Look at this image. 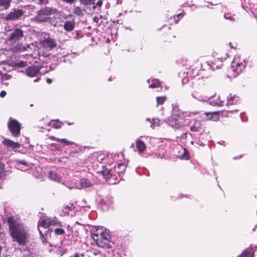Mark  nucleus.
I'll use <instances>...</instances> for the list:
<instances>
[{
	"label": "nucleus",
	"instance_id": "nucleus-1",
	"mask_svg": "<svg viewBox=\"0 0 257 257\" xmlns=\"http://www.w3.org/2000/svg\"><path fill=\"white\" fill-rule=\"evenodd\" d=\"M9 225L11 235L14 240L20 245H25L29 237V234L22 224L16 222L12 217H9L7 220Z\"/></svg>",
	"mask_w": 257,
	"mask_h": 257
},
{
	"label": "nucleus",
	"instance_id": "nucleus-2",
	"mask_svg": "<svg viewBox=\"0 0 257 257\" xmlns=\"http://www.w3.org/2000/svg\"><path fill=\"white\" fill-rule=\"evenodd\" d=\"M90 231L92 237L98 246L105 248L111 247V236L108 230L103 226H93Z\"/></svg>",
	"mask_w": 257,
	"mask_h": 257
},
{
	"label": "nucleus",
	"instance_id": "nucleus-3",
	"mask_svg": "<svg viewBox=\"0 0 257 257\" xmlns=\"http://www.w3.org/2000/svg\"><path fill=\"white\" fill-rule=\"evenodd\" d=\"M51 226L54 227H62V223L56 217L46 218L41 220L38 224V229L40 234L43 235L48 233L51 229Z\"/></svg>",
	"mask_w": 257,
	"mask_h": 257
},
{
	"label": "nucleus",
	"instance_id": "nucleus-4",
	"mask_svg": "<svg viewBox=\"0 0 257 257\" xmlns=\"http://www.w3.org/2000/svg\"><path fill=\"white\" fill-rule=\"evenodd\" d=\"M58 11L56 9L45 7L41 8L37 12V14L31 19L32 21L37 23H44L47 21L49 19V16L56 14Z\"/></svg>",
	"mask_w": 257,
	"mask_h": 257
},
{
	"label": "nucleus",
	"instance_id": "nucleus-5",
	"mask_svg": "<svg viewBox=\"0 0 257 257\" xmlns=\"http://www.w3.org/2000/svg\"><path fill=\"white\" fill-rule=\"evenodd\" d=\"M24 37V32L20 28H15L12 30L8 40L11 43H17Z\"/></svg>",
	"mask_w": 257,
	"mask_h": 257
},
{
	"label": "nucleus",
	"instance_id": "nucleus-6",
	"mask_svg": "<svg viewBox=\"0 0 257 257\" xmlns=\"http://www.w3.org/2000/svg\"><path fill=\"white\" fill-rule=\"evenodd\" d=\"M40 44L44 48L48 50L53 49L57 45L56 41L47 34L44 36L43 39L40 41Z\"/></svg>",
	"mask_w": 257,
	"mask_h": 257
},
{
	"label": "nucleus",
	"instance_id": "nucleus-7",
	"mask_svg": "<svg viewBox=\"0 0 257 257\" xmlns=\"http://www.w3.org/2000/svg\"><path fill=\"white\" fill-rule=\"evenodd\" d=\"M20 123L16 119H10L8 126L13 136L18 137L20 135Z\"/></svg>",
	"mask_w": 257,
	"mask_h": 257
},
{
	"label": "nucleus",
	"instance_id": "nucleus-8",
	"mask_svg": "<svg viewBox=\"0 0 257 257\" xmlns=\"http://www.w3.org/2000/svg\"><path fill=\"white\" fill-rule=\"evenodd\" d=\"M24 14V11L23 10L15 8L7 15L5 20L12 21H17L21 19Z\"/></svg>",
	"mask_w": 257,
	"mask_h": 257
},
{
	"label": "nucleus",
	"instance_id": "nucleus-9",
	"mask_svg": "<svg viewBox=\"0 0 257 257\" xmlns=\"http://www.w3.org/2000/svg\"><path fill=\"white\" fill-rule=\"evenodd\" d=\"M245 65L246 63L244 60H242V62H240L238 58H234L232 62L231 67V70L235 73L234 76H236L241 72V71L244 69Z\"/></svg>",
	"mask_w": 257,
	"mask_h": 257
},
{
	"label": "nucleus",
	"instance_id": "nucleus-10",
	"mask_svg": "<svg viewBox=\"0 0 257 257\" xmlns=\"http://www.w3.org/2000/svg\"><path fill=\"white\" fill-rule=\"evenodd\" d=\"M223 58H217L211 62H206L203 66V69H211L214 70L215 69H219L222 65Z\"/></svg>",
	"mask_w": 257,
	"mask_h": 257
},
{
	"label": "nucleus",
	"instance_id": "nucleus-11",
	"mask_svg": "<svg viewBox=\"0 0 257 257\" xmlns=\"http://www.w3.org/2000/svg\"><path fill=\"white\" fill-rule=\"evenodd\" d=\"M179 117L171 116L168 120L167 123L173 128L179 129L182 126V123L179 120Z\"/></svg>",
	"mask_w": 257,
	"mask_h": 257
},
{
	"label": "nucleus",
	"instance_id": "nucleus-12",
	"mask_svg": "<svg viewBox=\"0 0 257 257\" xmlns=\"http://www.w3.org/2000/svg\"><path fill=\"white\" fill-rule=\"evenodd\" d=\"M39 71L40 69L38 66H32L26 69V73L28 76L32 77L35 76Z\"/></svg>",
	"mask_w": 257,
	"mask_h": 257
},
{
	"label": "nucleus",
	"instance_id": "nucleus-13",
	"mask_svg": "<svg viewBox=\"0 0 257 257\" xmlns=\"http://www.w3.org/2000/svg\"><path fill=\"white\" fill-rule=\"evenodd\" d=\"M112 173L111 169H108L105 167H103L102 170L101 171L102 175L106 181H108V180H110L111 178H113L114 176Z\"/></svg>",
	"mask_w": 257,
	"mask_h": 257
},
{
	"label": "nucleus",
	"instance_id": "nucleus-14",
	"mask_svg": "<svg viewBox=\"0 0 257 257\" xmlns=\"http://www.w3.org/2000/svg\"><path fill=\"white\" fill-rule=\"evenodd\" d=\"M3 144L7 146L8 148L14 149L19 148L20 147V145L19 143L14 142L8 139H5L3 141Z\"/></svg>",
	"mask_w": 257,
	"mask_h": 257
},
{
	"label": "nucleus",
	"instance_id": "nucleus-15",
	"mask_svg": "<svg viewBox=\"0 0 257 257\" xmlns=\"http://www.w3.org/2000/svg\"><path fill=\"white\" fill-rule=\"evenodd\" d=\"M12 0H0V11L9 9Z\"/></svg>",
	"mask_w": 257,
	"mask_h": 257
},
{
	"label": "nucleus",
	"instance_id": "nucleus-16",
	"mask_svg": "<svg viewBox=\"0 0 257 257\" xmlns=\"http://www.w3.org/2000/svg\"><path fill=\"white\" fill-rule=\"evenodd\" d=\"M226 99V105L235 104L238 102L239 100L238 96H236L235 95H232V94H230L229 96H228Z\"/></svg>",
	"mask_w": 257,
	"mask_h": 257
},
{
	"label": "nucleus",
	"instance_id": "nucleus-17",
	"mask_svg": "<svg viewBox=\"0 0 257 257\" xmlns=\"http://www.w3.org/2000/svg\"><path fill=\"white\" fill-rule=\"evenodd\" d=\"M75 27V22L73 20L67 21L64 24V29L68 32L72 31Z\"/></svg>",
	"mask_w": 257,
	"mask_h": 257
},
{
	"label": "nucleus",
	"instance_id": "nucleus-18",
	"mask_svg": "<svg viewBox=\"0 0 257 257\" xmlns=\"http://www.w3.org/2000/svg\"><path fill=\"white\" fill-rule=\"evenodd\" d=\"M208 100L209 104L212 106H221L223 104V101L220 99L219 97H217L214 100L213 98H209V99L208 98Z\"/></svg>",
	"mask_w": 257,
	"mask_h": 257
},
{
	"label": "nucleus",
	"instance_id": "nucleus-19",
	"mask_svg": "<svg viewBox=\"0 0 257 257\" xmlns=\"http://www.w3.org/2000/svg\"><path fill=\"white\" fill-rule=\"evenodd\" d=\"M136 148L140 153H142L146 149V146L144 142L138 139L136 141Z\"/></svg>",
	"mask_w": 257,
	"mask_h": 257
},
{
	"label": "nucleus",
	"instance_id": "nucleus-20",
	"mask_svg": "<svg viewBox=\"0 0 257 257\" xmlns=\"http://www.w3.org/2000/svg\"><path fill=\"white\" fill-rule=\"evenodd\" d=\"M146 121H148L150 126L153 129L160 125V120L158 118H154L152 119L147 118Z\"/></svg>",
	"mask_w": 257,
	"mask_h": 257
},
{
	"label": "nucleus",
	"instance_id": "nucleus-21",
	"mask_svg": "<svg viewBox=\"0 0 257 257\" xmlns=\"http://www.w3.org/2000/svg\"><path fill=\"white\" fill-rule=\"evenodd\" d=\"M115 171L118 174V176L121 177V175L124 172L125 170V166L123 163L118 164L117 167H115Z\"/></svg>",
	"mask_w": 257,
	"mask_h": 257
},
{
	"label": "nucleus",
	"instance_id": "nucleus-22",
	"mask_svg": "<svg viewBox=\"0 0 257 257\" xmlns=\"http://www.w3.org/2000/svg\"><path fill=\"white\" fill-rule=\"evenodd\" d=\"M192 96L195 99L200 101H205L208 100V96L205 95H201L198 92H196L194 93L191 94Z\"/></svg>",
	"mask_w": 257,
	"mask_h": 257
},
{
	"label": "nucleus",
	"instance_id": "nucleus-23",
	"mask_svg": "<svg viewBox=\"0 0 257 257\" xmlns=\"http://www.w3.org/2000/svg\"><path fill=\"white\" fill-rule=\"evenodd\" d=\"M181 118L182 117V112L180 111L179 107L176 105H173L172 116Z\"/></svg>",
	"mask_w": 257,
	"mask_h": 257
},
{
	"label": "nucleus",
	"instance_id": "nucleus-24",
	"mask_svg": "<svg viewBox=\"0 0 257 257\" xmlns=\"http://www.w3.org/2000/svg\"><path fill=\"white\" fill-rule=\"evenodd\" d=\"M48 177L50 179L56 181L57 182H60V177L53 171H50L49 173Z\"/></svg>",
	"mask_w": 257,
	"mask_h": 257
},
{
	"label": "nucleus",
	"instance_id": "nucleus-25",
	"mask_svg": "<svg viewBox=\"0 0 257 257\" xmlns=\"http://www.w3.org/2000/svg\"><path fill=\"white\" fill-rule=\"evenodd\" d=\"M201 128V122L199 120H195L193 125L190 127V131L192 132H199Z\"/></svg>",
	"mask_w": 257,
	"mask_h": 257
},
{
	"label": "nucleus",
	"instance_id": "nucleus-26",
	"mask_svg": "<svg viewBox=\"0 0 257 257\" xmlns=\"http://www.w3.org/2000/svg\"><path fill=\"white\" fill-rule=\"evenodd\" d=\"M80 184L82 188L88 187L91 185L90 181L85 178H82L80 180Z\"/></svg>",
	"mask_w": 257,
	"mask_h": 257
},
{
	"label": "nucleus",
	"instance_id": "nucleus-27",
	"mask_svg": "<svg viewBox=\"0 0 257 257\" xmlns=\"http://www.w3.org/2000/svg\"><path fill=\"white\" fill-rule=\"evenodd\" d=\"M52 139H53L54 141H55L56 142H60L61 143H64V144H65L66 145H72V144H74L73 142L68 141L67 140H66L65 139H60L56 138L53 137H52Z\"/></svg>",
	"mask_w": 257,
	"mask_h": 257
},
{
	"label": "nucleus",
	"instance_id": "nucleus-28",
	"mask_svg": "<svg viewBox=\"0 0 257 257\" xmlns=\"http://www.w3.org/2000/svg\"><path fill=\"white\" fill-rule=\"evenodd\" d=\"M206 114L207 115L208 114H211V117L210 118V119L213 121H217L219 119V112H206Z\"/></svg>",
	"mask_w": 257,
	"mask_h": 257
},
{
	"label": "nucleus",
	"instance_id": "nucleus-29",
	"mask_svg": "<svg viewBox=\"0 0 257 257\" xmlns=\"http://www.w3.org/2000/svg\"><path fill=\"white\" fill-rule=\"evenodd\" d=\"M65 232L64 229L62 227H57L54 229V233L56 235H61Z\"/></svg>",
	"mask_w": 257,
	"mask_h": 257
},
{
	"label": "nucleus",
	"instance_id": "nucleus-30",
	"mask_svg": "<svg viewBox=\"0 0 257 257\" xmlns=\"http://www.w3.org/2000/svg\"><path fill=\"white\" fill-rule=\"evenodd\" d=\"M50 124L52 127L55 128H61L62 123L61 122H59V121H52L50 122Z\"/></svg>",
	"mask_w": 257,
	"mask_h": 257
},
{
	"label": "nucleus",
	"instance_id": "nucleus-31",
	"mask_svg": "<svg viewBox=\"0 0 257 257\" xmlns=\"http://www.w3.org/2000/svg\"><path fill=\"white\" fill-rule=\"evenodd\" d=\"M152 83L149 85L150 88H157L160 86V83L158 79H153L152 80Z\"/></svg>",
	"mask_w": 257,
	"mask_h": 257
},
{
	"label": "nucleus",
	"instance_id": "nucleus-32",
	"mask_svg": "<svg viewBox=\"0 0 257 257\" xmlns=\"http://www.w3.org/2000/svg\"><path fill=\"white\" fill-rule=\"evenodd\" d=\"M166 99V97L165 96H158L156 97V101L158 105H162L164 103Z\"/></svg>",
	"mask_w": 257,
	"mask_h": 257
},
{
	"label": "nucleus",
	"instance_id": "nucleus-33",
	"mask_svg": "<svg viewBox=\"0 0 257 257\" xmlns=\"http://www.w3.org/2000/svg\"><path fill=\"white\" fill-rule=\"evenodd\" d=\"M73 13L77 16H81L82 15V12L80 8L76 7L73 10Z\"/></svg>",
	"mask_w": 257,
	"mask_h": 257
},
{
	"label": "nucleus",
	"instance_id": "nucleus-34",
	"mask_svg": "<svg viewBox=\"0 0 257 257\" xmlns=\"http://www.w3.org/2000/svg\"><path fill=\"white\" fill-rule=\"evenodd\" d=\"M96 0H81V3L85 6L93 5Z\"/></svg>",
	"mask_w": 257,
	"mask_h": 257
},
{
	"label": "nucleus",
	"instance_id": "nucleus-35",
	"mask_svg": "<svg viewBox=\"0 0 257 257\" xmlns=\"http://www.w3.org/2000/svg\"><path fill=\"white\" fill-rule=\"evenodd\" d=\"M36 51L37 53H36L35 52H34V54L35 55H39V58H40L41 56H42L43 58H46V57H49V55H50V54L48 53H43L42 54H40V52H39L38 51V50H36Z\"/></svg>",
	"mask_w": 257,
	"mask_h": 257
},
{
	"label": "nucleus",
	"instance_id": "nucleus-36",
	"mask_svg": "<svg viewBox=\"0 0 257 257\" xmlns=\"http://www.w3.org/2000/svg\"><path fill=\"white\" fill-rule=\"evenodd\" d=\"M102 1L101 0L98 1L96 3L94 2V4H93L92 6V8L93 9H95L97 7H101L102 5Z\"/></svg>",
	"mask_w": 257,
	"mask_h": 257
},
{
	"label": "nucleus",
	"instance_id": "nucleus-37",
	"mask_svg": "<svg viewBox=\"0 0 257 257\" xmlns=\"http://www.w3.org/2000/svg\"><path fill=\"white\" fill-rule=\"evenodd\" d=\"M16 162L18 166L19 164H22L26 166H27V163L25 160H16Z\"/></svg>",
	"mask_w": 257,
	"mask_h": 257
},
{
	"label": "nucleus",
	"instance_id": "nucleus-38",
	"mask_svg": "<svg viewBox=\"0 0 257 257\" xmlns=\"http://www.w3.org/2000/svg\"><path fill=\"white\" fill-rule=\"evenodd\" d=\"M224 18L225 19L229 20L230 21H234V18L231 17L229 14H225L224 15Z\"/></svg>",
	"mask_w": 257,
	"mask_h": 257
},
{
	"label": "nucleus",
	"instance_id": "nucleus-39",
	"mask_svg": "<svg viewBox=\"0 0 257 257\" xmlns=\"http://www.w3.org/2000/svg\"><path fill=\"white\" fill-rule=\"evenodd\" d=\"M38 4L40 5H47L48 3V0H37Z\"/></svg>",
	"mask_w": 257,
	"mask_h": 257
},
{
	"label": "nucleus",
	"instance_id": "nucleus-40",
	"mask_svg": "<svg viewBox=\"0 0 257 257\" xmlns=\"http://www.w3.org/2000/svg\"><path fill=\"white\" fill-rule=\"evenodd\" d=\"M61 1L64 3H67L69 4H72L75 1V0H61Z\"/></svg>",
	"mask_w": 257,
	"mask_h": 257
},
{
	"label": "nucleus",
	"instance_id": "nucleus-41",
	"mask_svg": "<svg viewBox=\"0 0 257 257\" xmlns=\"http://www.w3.org/2000/svg\"><path fill=\"white\" fill-rule=\"evenodd\" d=\"M183 151H184V155H183V157L186 160H188L189 159V157L187 155H185V153L187 152V151L185 149L183 148Z\"/></svg>",
	"mask_w": 257,
	"mask_h": 257
},
{
	"label": "nucleus",
	"instance_id": "nucleus-42",
	"mask_svg": "<svg viewBox=\"0 0 257 257\" xmlns=\"http://www.w3.org/2000/svg\"><path fill=\"white\" fill-rule=\"evenodd\" d=\"M6 94L7 92L3 90L0 93V96L1 97H4L6 95Z\"/></svg>",
	"mask_w": 257,
	"mask_h": 257
},
{
	"label": "nucleus",
	"instance_id": "nucleus-43",
	"mask_svg": "<svg viewBox=\"0 0 257 257\" xmlns=\"http://www.w3.org/2000/svg\"><path fill=\"white\" fill-rule=\"evenodd\" d=\"M183 14L182 13H180V14L177 15L176 16H175L174 19H175L176 18L180 19V18H182L183 17Z\"/></svg>",
	"mask_w": 257,
	"mask_h": 257
},
{
	"label": "nucleus",
	"instance_id": "nucleus-44",
	"mask_svg": "<svg viewBox=\"0 0 257 257\" xmlns=\"http://www.w3.org/2000/svg\"><path fill=\"white\" fill-rule=\"evenodd\" d=\"M5 175H6V174L4 172V171L2 170H0V179L2 178V177H3L4 176H5Z\"/></svg>",
	"mask_w": 257,
	"mask_h": 257
},
{
	"label": "nucleus",
	"instance_id": "nucleus-45",
	"mask_svg": "<svg viewBox=\"0 0 257 257\" xmlns=\"http://www.w3.org/2000/svg\"><path fill=\"white\" fill-rule=\"evenodd\" d=\"M47 235V233H46V234H45V235ZM41 235L42 236V238H41L42 241H43V243H45L46 241V240L44 238L45 235H43L41 234Z\"/></svg>",
	"mask_w": 257,
	"mask_h": 257
},
{
	"label": "nucleus",
	"instance_id": "nucleus-46",
	"mask_svg": "<svg viewBox=\"0 0 257 257\" xmlns=\"http://www.w3.org/2000/svg\"><path fill=\"white\" fill-rule=\"evenodd\" d=\"M99 20V18L98 17H95L93 18V21H94V22H96V23H98Z\"/></svg>",
	"mask_w": 257,
	"mask_h": 257
},
{
	"label": "nucleus",
	"instance_id": "nucleus-47",
	"mask_svg": "<svg viewBox=\"0 0 257 257\" xmlns=\"http://www.w3.org/2000/svg\"><path fill=\"white\" fill-rule=\"evenodd\" d=\"M93 254L95 255H98L100 254V251L99 250H94Z\"/></svg>",
	"mask_w": 257,
	"mask_h": 257
},
{
	"label": "nucleus",
	"instance_id": "nucleus-48",
	"mask_svg": "<svg viewBox=\"0 0 257 257\" xmlns=\"http://www.w3.org/2000/svg\"><path fill=\"white\" fill-rule=\"evenodd\" d=\"M46 81L48 84H50L52 83V80L50 78H47Z\"/></svg>",
	"mask_w": 257,
	"mask_h": 257
},
{
	"label": "nucleus",
	"instance_id": "nucleus-49",
	"mask_svg": "<svg viewBox=\"0 0 257 257\" xmlns=\"http://www.w3.org/2000/svg\"><path fill=\"white\" fill-rule=\"evenodd\" d=\"M31 47H35V48L36 49V47L33 44H32L31 45H27V48H30Z\"/></svg>",
	"mask_w": 257,
	"mask_h": 257
},
{
	"label": "nucleus",
	"instance_id": "nucleus-50",
	"mask_svg": "<svg viewBox=\"0 0 257 257\" xmlns=\"http://www.w3.org/2000/svg\"><path fill=\"white\" fill-rule=\"evenodd\" d=\"M119 182V181H117L116 180V181H114V182H111L110 181H109V183H113V184H115V183H117V182Z\"/></svg>",
	"mask_w": 257,
	"mask_h": 257
},
{
	"label": "nucleus",
	"instance_id": "nucleus-51",
	"mask_svg": "<svg viewBox=\"0 0 257 257\" xmlns=\"http://www.w3.org/2000/svg\"><path fill=\"white\" fill-rule=\"evenodd\" d=\"M74 257H79V255L76 253L74 254Z\"/></svg>",
	"mask_w": 257,
	"mask_h": 257
},
{
	"label": "nucleus",
	"instance_id": "nucleus-52",
	"mask_svg": "<svg viewBox=\"0 0 257 257\" xmlns=\"http://www.w3.org/2000/svg\"><path fill=\"white\" fill-rule=\"evenodd\" d=\"M2 246L0 245V257H1V252H2Z\"/></svg>",
	"mask_w": 257,
	"mask_h": 257
},
{
	"label": "nucleus",
	"instance_id": "nucleus-53",
	"mask_svg": "<svg viewBox=\"0 0 257 257\" xmlns=\"http://www.w3.org/2000/svg\"><path fill=\"white\" fill-rule=\"evenodd\" d=\"M6 77H7V79H9V78L10 77V75H6Z\"/></svg>",
	"mask_w": 257,
	"mask_h": 257
},
{
	"label": "nucleus",
	"instance_id": "nucleus-54",
	"mask_svg": "<svg viewBox=\"0 0 257 257\" xmlns=\"http://www.w3.org/2000/svg\"><path fill=\"white\" fill-rule=\"evenodd\" d=\"M119 0H117V4H120V3L119 2Z\"/></svg>",
	"mask_w": 257,
	"mask_h": 257
},
{
	"label": "nucleus",
	"instance_id": "nucleus-55",
	"mask_svg": "<svg viewBox=\"0 0 257 257\" xmlns=\"http://www.w3.org/2000/svg\"><path fill=\"white\" fill-rule=\"evenodd\" d=\"M178 21H179V19H178L177 20H175L176 23H177L178 22Z\"/></svg>",
	"mask_w": 257,
	"mask_h": 257
},
{
	"label": "nucleus",
	"instance_id": "nucleus-56",
	"mask_svg": "<svg viewBox=\"0 0 257 257\" xmlns=\"http://www.w3.org/2000/svg\"><path fill=\"white\" fill-rule=\"evenodd\" d=\"M30 106H33V104H31L30 105Z\"/></svg>",
	"mask_w": 257,
	"mask_h": 257
}]
</instances>
